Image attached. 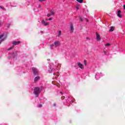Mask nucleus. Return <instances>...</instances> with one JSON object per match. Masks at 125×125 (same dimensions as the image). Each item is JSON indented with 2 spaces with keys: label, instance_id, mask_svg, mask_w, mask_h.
Instances as JSON below:
<instances>
[{
  "label": "nucleus",
  "instance_id": "nucleus-1",
  "mask_svg": "<svg viewBox=\"0 0 125 125\" xmlns=\"http://www.w3.org/2000/svg\"><path fill=\"white\" fill-rule=\"evenodd\" d=\"M61 44V43L59 41H55L53 44L50 45V48L53 49V47H57Z\"/></svg>",
  "mask_w": 125,
  "mask_h": 125
},
{
  "label": "nucleus",
  "instance_id": "nucleus-2",
  "mask_svg": "<svg viewBox=\"0 0 125 125\" xmlns=\"http://www.w3.org/2000/svg\"><path fill=\"white\" fill-rule=\"evenodd\" d=\"M34 93L35 95H36V97L39 96V94L41 93V90L38 87H37L35 88Z\"/></svg>",
  "mask_w": 125,
  "mask_h": 125
},
{
  "label": "nucleus",
  "instance_id": "nucleus-3",
  "mask_svg": "<svg viewBox=\"0 0 125 125\" xmlns=\"http://www.w3.org/2000/svg\"><path fill=\"white\" fill-rule=\"evenodd\" d=\"M6 39V36L4 35V34L0 35V43L4 41Z\"/></svg>",
  "mask_w": 125,
  "mask_h": 125
},
{
  "label": "nucleus",
  "instance_id": "nucleus-4",
  "mask_svg": "<svg viewBox=\"0 0 125 125\" xmlns=\"http://www.w3.org/2000/svg\"><path fill=\"white\" fill-rule=\"evenodd\" d=\"M32 71L33 72L34 75H38L39 74V70L36 68H32Z\"/></svg>",
  "mask_w": 125,
  "mask_h": 125
},
{
  "label": "nucleus",
  "instance_id": "nucleus-5",
  "mask_svg": "<svg viewBox=\"0 0 125 125\" xmlns=\"http://www.w3.org/2000/svg\"><path fill=\"white\" fill-rule=\"evenodd\" d=\"M96 40L97 42H100L101 41V38L100 37V35L97 33H96Z\"/></svg>",
  "mask_w": 125,
  "mask_h": 125
},
{
  "label": "nucleus",
  "instance_id": "nucleus-6",
  "mask_svg": "<svg viewBox=\"0 0 125 125\" xmlns=\"http://www.w3.org/2000/svg\"><path fill=\"white\" fill-rule=\"evenodd\" d=\"M42 25H43L44 26H49V23L46 22L44 20H42Z\"/></svg>",
  "mask_w": 125,
  "mask_h": 125
},
{
  "label": "nucleus",
  "instance_id": "nucleus-7",
  "mask_svg": "<svg viewBox=\"0 0 125 125\" xmlns=\"http://www.w3.org/2000/svg\"><path fill=\"white\" fill-rule=\"evenodd\" d=\"M77 65H78V67H79V68H80V69L83 70V64H82V63L78 62Z\"/></svg>",
  "mask_w": 125,
  "mask_h": 125
},
{
  "label": "nucleus",
  "instance_id": "nucleus-8",
  "mask_svg": "<svg viewBox=\"0 0 125 125\" xmlns=\"http://www.w3.org/2000/svg\"><path fill=\"white\" fill-rule=\"evenodd\" d=\"M54 71H55V69L52 67H51L48 70L49 73H52V72H54Z\"/></svg>",
  "mask_w": 125,
  "mask_h": 125
},
{
  "label": "nucleus",
  "instance_id": "nucleus-9",
  "mask_svg": "<svg viewBox=\"0 0 125 125\" xmlns=\"http://www.w3.org/2000/svg\"><path fill=\"white\" fill-rule=\"evenodd\" d=\"M19 43H20V41H17V42L14 41L13 42V44L14 45H17V44H19Z\"/></svg>",
  "mask_w": 125,
  "mask_h": 125
},
{
  "label": "nucleus",
  "instance_id": "nucleus-10",
  "mask_svg": "<svg viewBox=\"0 0 125 125\" xmlns=\"http://www.w3.org/2000/svg\"><path fill=\"white\" fill-rule=\"evenodd\" d=\"M117 16H118V17H119V18H122V15H121V11L119 10L117 12Z\"/></svg>",
  "mask_w": 125,
  "mask_h": 125
},
{
  "label": "nucleus",
  "instance_id": "nucleus-11",
  "mask_svg": "<svg viewBox=\"0 0 125 125\" xmlns=\"http://www.w3.org/2000/svg\"><path fill=\"white\" fill-rule=\"evenodd\" d=\"M70 29L71 33H73V32H74V27L73 26L72 24L70 25Z\"/></svg>",
  "mask_w": 125,
  "mask_h": 125
},
{
  "label": "nucleus",
  "instance_id": "nucleus-12",
  "mask_svg": "<svg viewBox=\"0 0 125 125\" xmlns=\"http://www.w3.org/2000/svg\"><path fill=\"white\" fill-rule=\"evenodd\" d=\"M62 34V31H61V30H59L57 37H58V38L61 37Z\"/></svg>",
  "mask_w": 125,
  "mask_h": 125
},
{
  "label": "nucleus",
  "instance_id": "nucleus-13",
  "mask_svg": "<svg viewBox=\"0 0 125 125\" xmlns=\"http://www.w3.org/2000/svg\"><path fill=\"white\" fill-rule=\"evenodd\" d=\"M40 78L39 76H37L34 79V82H37L39 80H40Z\"/></svg>",
  "mask_w": 125,
  "mask_h": 125
},
{
  "label": "nucleus",
  "instance_id": "nucleus-14",
  "mask_svg": "<svg viewBox=\"0 0 125 125\" xmlns=\"http://www.w3.org/2000/svg\"><path fill=\"white\" fill-rule=\"evenodd\" d=\"M100 75V74L98 73L95 75V78L97 79V80H98L100 77H99V76Z\"/></svg>",
  "mask_w": 125,
  "mask_h": 125
},
{
  "label": "nucleus",
  "instance_id": "nucleus-15",
  "mask_svg": "<svg viewBox=\"0 0 125 125\" xmlns=\"http://www.w3.org/2000/svg\"><path fill=\"white\" fill-rule=\"evenodd\" d=\"M55 13V10H51V15H54Z\"/></svg>",
  "mask_w": 125,
  "mask_h": 125
},
{
  "label": "nucleus",
  "instance_id": "nucleus-16",
  "mask_svg": "<svg viewBox=\"0 0 125 125\" xmlns=\"http://www.w3.org/2000/svg\"><path fill=\"white\" fill-rule=\"evenodd\" d=\"M114 30H115V27L112 26L110 28V29L109 31V32H113V31H114Z\"/></svg>",
  "mask_w": 125,
  "mask_h": 125
},
{
  "label": "nucleus",
  "instance_id": "nucleus-17",
  "mask_svg": "<svg viewBox=\"0 0 125 125\" xmlns=\"http://www.w3.org/2000/svg\"><path fill=\"white\" fill-rule=\"evenodd\" d=\"M110 45H111V43H107L104 44V46H107V47L110 46Z\"/></svg>",
  "mask_w": 125,
  "mask_h": 125
},
{
  "label": "nucleus",
  "instance_id": "nucleus-18",
  "mask_svg": "<svg viewBox=\"0 0 125 125\" xmlns=\"http://www.w3.org/2000/svg\"><path fill=\"white\" fill-rule=\"evenodd\" d=\"M76 8L77 10H79L80 9V5H77L76 6Z\"/></svg>",
  "mask_w": 125,
  "mask_h": 125
},
{
  "label": "nucleus",
  "instance_id": "nucleus-19",
  "mask_svg": "<svg viewBox=\"0 0 125 125\" xmlns=\"http://www.w3.org/2000/svg\"><path fill=\"white\" fill-rule=\"evenodd\" d=\"M77 1H78V2H80V3H83V0H76Z\"/></svg>",
  "mask_w": 125,
  "mask_h": 125
},
{
  "label": "nucleus",
  "instance_id": "nucleus-20",
  "mask_svg": "<svg viewBox=\"0 0 125 125\" xmlns=\"http://www.w3.org/2000/svg\"><path fill=\"white\" fill-rule=\"evenodd\" d=\"M53 75L54 76H59V73L58 72H57V73H54Z\"/></svg>",
  "mask_w": 125,
  "mask_h": 125
},
{
  "label": "nucleus",
  "instance_id": "nucleus-21",
  "mask_svg": "<svg viewBox=\"0 0 125 125\" xmlns=\"http://www.w3.org/2000/svg\"><path fill=\"white\" fill-rule=\"evenodd\" d=\"M50 15H51V14H48L47 16V17H50Z\"/></svg>",
  "mask_w": 125,
  "mask_h": 125
},
{
  "label": "nucleus",
  "instance_id": "nucleus-22",
  "mask_svg": "<svg viewBox=\"0 0 125 125\" xmlns=\"http://www.w3.org/2000/svg\"><path fill=\"white\" fill-rule=\"evenodd\" d=\"M39 1H40L41 2H42V1H44V0H39Z\"/></svg>",
  "mask_w": 125,
  "mask_h": 125
},
{
  "label": "nucleus",
  "instance_id": "nucleus-23",
  "mask_svg": "<svg viewBox=\"0 0 125 125\" xmlns=\"http://www.w3.org/2000/svg\"><path fill=\"white\" fill-rule=\"evenodd\" d=\"M0 8H1V9H4V8L1 6H0Z\"/></svg>",
  "mask_w": 125,
  "mask_h": 125
},
{
  "label": "nucleus",
  "instance_id": "nucleus-24",
  "mask_svg": "<svg viewBox=\"0 0 125 125\" xmlns=\"http://www.w3.org/2000/svg\"><path fill=\"white\" fill-rule=\"evenodd\" d=\"M39 108H41V107H42V105L40 104V105H39Z\"/></svg>",
  "mask_w": 125,
  "mask_h": 125
},
{
  "label": "nucleus",
  "instance_id": "nucleus-25",
  "mask_svg": "<svg viewBox=\"0 0 125 125\" xmlns=\"http://www.w3.org/2000/svg\"><path fill=\"white\" fill-rule=\"evenodd\" d=\"M84 63L85 66H86V62L85 61H84Z\"/></svg>",
  "mask_w": 125,
  "mask_h": 125
},
{
  "label": "nucleus",
  "instance_id": "nucleus-26",
  "mask_svg": "<svg viewBox=\"0 0 125 125\" xmlns=\"http://www.w3.org/2000/svg\"><path fill=\"white\" fill-rule=\"evenodd\" d=\"M124 9L125 10V4L123 5Z\"/></svg>",
  "mask_w": 125,
  "mask_h": 125
},
{
  "label": "nucleus",
  "instance_id": "nucleus-27",
  "mask_svg": "<svg viewBox=\"0 0 125 125\" xmlns=\"http://www.w3.org/2000/svg\"><path fill=\"white\" fill-rule=\"evenodd\" d=\"M12 48H13V47H11L10 49H9V50H10V49H12Z\"/></svg>",
  "mask_w": 125,
  "mask_h": 125
},
{
  "label": "nucleus",
  "instance_id": "nucleus-28",
  "mask_svg": "<svg viewBox=\"0 0 125 125\" xmlns=\"http://www.w3.org/2000/svg\"><path fill=\"white\" fill-rule=\"evenodd\" d=\"M49 21L52 20V19H51V18H50L49 19Z\"/></svg>",
  "mask_w": 125,
  "mask_h": 125
},
{
  "label": "nucleus",
  "instance_id": "nucleus-29",
  "mask_svg": "<svg viewBox=\"0 0 125 125\" xmlns=\"http://www.w3.org/2000/svg\"><path fill=\"white\" fill-rule=\"evenodd\" d=\"M39 7H42V6L41 5H39Z\"/></svg>",
  "mask_w": 125,
  "mask_h": 125
},
{
  "label": "nucleus",
  "instance_id": "nucleus-30",
  "mask_svg": "<svg viewBox=\"0 0 125 125\" xmlns=\"http://www.w3.org/2000/svg\"><path fill=\"white\" fill-rule=\"evenodd\" d=\"M86 21H87V22L88 21V20H86Z\"/></svg>",
  "mask_w": 125,
  "mask_h": 125
},
{
  "label": "nucleus",
  "instance_id": "nucleus-31",
  "mask_svg": "<svg viewBox=\"0 0 125 125\" xmlns=\"http://www.w3.org/2000/svg\"><path fill=\"white\" fill-rule=\"evenodd\" d=\"M81 21H83V20H82V19H81Z\"/></svg>",
  "mask_w": 125,
  "mask_h": 125
},
{
  "label": "nucleus",
  "instance_id": "nucleus-32",
  "mask_svg": "<svg viewBox=\"0 0 125 125\" xmlns=\"http://www.w3.org/2000/svg\"><path fill=\"white\" fill-rule=\"evenodd\" d=\"M41 32L42 33H42H43L42 31H41Z\"/></svg>",
  "mask_w": 125,
  "mask_h": 125
},
{
  "label": "nucleus",
  "instance_id": "nucleus-33",
  "mask_svg": "<svg viewBox=\"0 0 125 125\" xmlns=\"http://www.w3.org/2000/svg\"><path fill=\"white\" fill-rule=\"evenodd\" d=\"M57 70H59V68H57Z\"/></svg>",
  "mask_w": 125,
  "mask_h": 125
},
{
  "label": "nucleus",
  "instance_id": "nucleus-34",
  "mask_svg": "<svg viewBox=\"0 0 125 125\" xmlns=\"http://www.w3.org/2000/svg\"><path fill=\"white\" fill-rule=\"evenodd\" d=\"M46 21H47V19H46Z\"/></svg>",
  "mask_w": 125,
  "mask_h": 125
},
{
  "label": "nucleus",
  "instance_id": "nucleus-35",
  "mask_svg": "<svg viewBox=\"0 0 125 125\" xmlns=\"http://www.w3.org/2000/svg\"><path fill=\"white\" fill-rule=\"evenodd\" d=\"M54 106H56V104H54Z\"/></svg>",
  "mask_w": 125,
  "mask_h": 125
}]
</instances>
